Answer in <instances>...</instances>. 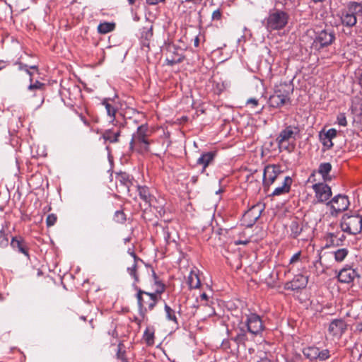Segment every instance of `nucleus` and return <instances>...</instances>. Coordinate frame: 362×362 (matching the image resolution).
Wrapping results in <instances>:
<instances>
[{
	"label": "nucleus",
	"instance_id": "f257e3e1",
	"mask_svg": "<svg viewBox=\"0 0 362 362\" xmlns=\"http://www.w3.org/2000/svg\"><path fill=\"white\" fill-rule=\"evenodd\" d=\"M150 135V130L147 124H141L138 127L136 132L132 134L129 142L130 151H136L141 154L148 152L151 144Z\"/></svg>",
	"mask_w": 362,
	"mask_h": 362
},
{
	"label": "nucleus",
	"instance_id": "f03ea898",
	"mask_svg": "<svg viewBox=\"0 0 362 362\" xmlns=\"http://www.w3.org/2000/svg\"><path fill=\"white\" fill-rule=\"evenodd\" d=\"M289 21V14L283 10L273 8L269 11L268 16L264 21L266 30L272 33L284 29Z\"/></svg>",
	"mask_w": 362,
	"mask_h": 362
},
{
	"label": "nucleus",
	"instance_id": "7ed1b4c3",
	"mask_svg": "<svg viewBox=\"0 0 362 362\" xmlns=\"http://www.w3.org/2000/svg\"><path fill=\"white\" fill-rule=\"evenodd\" d=\"M133 287L136 291V298L141 315H144L148 311L152 310L157 304L160 296L156 293H148L141 290L140 288L133 284Z\"/></svg>",
	"mask_w": 362,
	"mask_h": 362
},
{
	"label": "nucleus",
	"instance_id": "20e7f679",
	"mask_svg": "<svg viewBox=\"0 0 362 362\" xmlns=\"http://www.w3.org/2000/svg\"><path fill=\"white\" fill-rule=\"evenodd\" d=\"M291 92L292 89L290 85L281 83L276 86L274 94L269 97V105L272 107L279 108L285 105L290 104Z\"/></svg>",
	"mask_w": 362,
	"mask_h": 362
},
{
	"label": "nucleus",
	"instance_id": "39448f33",
	"mask_svg": "<svg viewBox=\"0 0 362 362\" xmlns=\"http://www.w3.org/2000/svg\"><path fill=\"white\" fill-rule=\"evenodd\" d=\"M341 230L351 235L358 234L362 230V217L358 214H344L341 220Z\"/></svg>",
	"mask_w": 362,
	"mask_h": 362
},
{
	"label": "nucleus",
	"instance_id": "423d86ee",
	"mask_svg": "<svg viewBox=\"0 0 362 362\" xmlns=\"http://www.w3.org/2000/svg\"><path fill=\"white\" fill-rule=\"evenodd\" d=\"M298 132V128L294 126L290 125L284 129L276 139L279 148L289 152L291 151L293 149V146L290 145L289 141L291 139L295 140V137Z\"/></svg>",
	"mask_w": 362,
	"mask_h": 362
},
{
	"label": "nucleus",
	"instance_id": "0eeeda50",
	"mask_svg": "<svg viewBox=\"0 0 362 362\" xmlns=\"http://www.w3.org/2000/svg\"><path fill=\"white\" fill-rule=\"evenodd\" d=\"M285 177L280 166L268 165L264 169L263 185L264 187H269L276 181L279 182L282 180Z\"/></svg>",
	"mask_w": 362,
	"mask_h": 362
},
{
	"label": "nucleus",
	"instance_id": "6e6552de",
	"mask_svg": "<svg viewBox=\"0 0 362 362\" xmlns=\"http://www.w3.org/2000/svg\"><path fill=\"white\" fill-rule=\"evenodd\" d=\"M334 40V33L332 31L324 30L316 35L312 45L315 49L320 50L332 45Z\"/></svg>",
	"mask_w": 362,
	"mask_h": 362
},
{
	"label": "nucleus",
	"instance_id": "1a4fd4ad",
	"mask_svg": "<svg viewBox=\"0 0 362 362\" xmlns=\"http://www.w3.org/2000/svg\"><path fill=\"white\" fill-rule=\"evenodd\" d=\"M327 205L330 207L332 215L337 216L339 213L348 209L349 201L346 196L338 194L328 202Z\"/></svg>",
	"mask_w": 362,
	"mask_h": 362
},
{
	"label": "nucleus",
	"instance_id": "9d476101",
	"mask_svg": "<svg viewBox=\"0 0 362 362\" xmlns=\"http://www.w3.org/2000/svg\"><path fill=\"white\" fill-rule=\"evenodd\" d=\"M325 182L315 183L312 186L315 197L319 203L328 202L332 194L331 187Z\"/></svg>",
	"mask_w": 362,
	"mask_h": 362
},
{
	"label": "nucleus",
	"instance_id": "9b49d317",
	"mask_svg": "<svg viewBox=\"0 0 362 362\" xmlns=\"http://www.w3.org/2000/svg\"><path fill=\"white\" fill-rule=\"evenodd\" d=\"M245 324L247 327V331L253 334L261 333L264 328L261 317L255 313L246 315Z\"/></svg>",
	"mask_w": 362,
	"mask_h": 362
},
{
	"label": "nucleus",
	"instance_id": "f8f14e48",
	"mask_svg": "<svg viewBox=\"0 0 362 362\" xmlns=\"http://www.w3.org/2000/svg\"><path fill=\"white\" fill-rule=\"evenodd\" d=\"M347 329V324L342 319H334L329 325L328 333L333 338L339 339Z\"/></svg>",
	"mask_w": 362,
	"mask_h": 362
},
{
	"label": "nucleus",
	"instance_id": "ddd939ff",
	"mask_svg": "<svg viewBox=\"0 0 362 362\" xmlns=\"http://www.w3.org/2000/svg\"><path fill=\"white\" fill-rule=\"evenodd\" d=\"M340 20L344 26L349 28L354 27L357 23V17L354 15L353 11H351L350 6L348 4L346 8L341 11Z\"/></svg>",
	"mask_w": 362,
	"mask_h": 362
},
{
	"label": "nucleus",
	"instance_id": "4468645a",
	"mask_svg": "<svg viewBox=\"0 0 362 362\" xmlns=\"http://www.w3.org/2000/svg\"><path fill=\"white\" fill-rule=\"evenodd\" d=\"M308 281V278L303 273L296 274L292 281L286 284V288L292 291L303 288L306 286Z\"/></svg>",
	"mask_w": 362,
	"mask_h": 362
},
{
	"label": "nucleus",
	"instance_id": "2eb2a0df",
	"mask_svg": "<svg viewBox=\"0 0 362 362\" xmlns=\"http://www.w3.org/2000/svg\"><path fill=\"white\" fill-rule=\"evenodd\" d=\"M216 155L215 152L209 151L202 153L200 157L197 159V165L202 166V173H204L206 168L214 162Z\"/></svg>",
	"mask_w": 362,
	"mask_h": 362
},
{
	"label": "nucleus",
	"instance_id": "dca6fc26",
	"mask_svg": "<svg viewBox=\"0 0 362 362\" xmlns=\"http://www.w3.org/2000/svg\"><path fill=\"white\" fill-rule=\"evenodd\" d=\"M292 182L293 180L290 176L285 177L284 179L279 181L281 185L276 187L272 194L273 196H279L288 193L290 191Z\"/></svg>",
	"mask_w": 362,
	"mask_h": 362
},
{
	"label": "nucleus",
	"instance_id": "f3484780",
	"mask_svg": "<svg viewBox=\"0 0 362 362\" xmlns=\"http://www.w3.org/2000/svg\"><path fill=\"white\" fill-rule=\"evenodd\" d=\"M129 254L133 257V263L131 266L127 267V272L134 279V283L135 285L139 282V277L137 274L138 262H142L141 259L138 258L134 252H129Z\"/></svg>",
	"mask_w": 362,
	"mask_h": 362
},
{
	"label": "nucleus",
	"instance_id": "a211bd4d",
	"mask_svg": "<svg viewBox=\"0 0 362 362\" xmlns=\"http://www.w3.org/2000/svg\"><path fill=\"white\" fill-rule=\"evenodd\" d=\"M356 276V272L351 268L341 269L339 274L338 279L341 282L349 283L352 281Z\"/></svg>",
	"mask_w": 362,
	"mask_h": 362
},
{
	"label": "nucleus",
	"instance_id": "6ab92c4d",
	"mask_svg": "<svg viewBox=\"0 0 362 362\" xmlns=\"http://www.w3.org/2000/svg\"><path fill=\"white\" fill-rule=\"evenodd\" d=\"M121 134V131L119 129L117 132H114L112 129L105 130L102 135V138L105 142H110L111 144L119 142V139Z\"/></svg>",
	"mask_w": 362,
	"mask_h": 362
},
{
	"label": "nucleus",
	"instance_id": "aec40b11",
	"mask_svg": "<svg viewBox=\"0 0 362 362\" xmlns=\"http://www.w3.org/2000/svg\"><path fill=\"white\" fill-rule=\"evenodd\" d=\"M332 168V165L329 163H322L320 164L317 172L322 175L324 182L330 181L332 180V176L329 175Z\"/></svg>",
	"mask_w": 362,
	"mask_h": 362
},
{
	"label": "nucleus",
	"instance_id": "412c9836",
	"mask_svg": "<svg viewBox=\"0 0 362 362\" xmlns=\"http://www.w3.org/2000/svg\"><path fill=\"white\" fill-rule=\"evenodd\" d=\"M137 191L140 198L145 202V204L150 206L153 197L151 194L149 189L146 186H138Z\"/></svg>",
	"mask_w": 362,
	"mask_h": 362
},
{
	"label": "nucleus",
	"instance_id": "4be33fe9",
	"mask_svg": "<svg viewBox=\"0 0 362 362\" xmlns=\"http://www.w3.org/2000/svg\"><path fill=\"white\" fill-rule=\"evenodd\" d=\"M187 284L189 288H198L201 285L198 270H192L187 277Z\"/></svg>",
	"mask_w": 362,
	"mask_h": 362
},
{
	"label": "nucleus",
	"instance_id": "5701e85b",
	"mask_svg": "<svg viewBox=\"0 0 362 362\" xmlns=\"http://www.w3.org/2000/svg\"><path fill=\"white\" fill-rule=\"evenodd\" d=\"M152 277L153 281L154 293H156L158 296L163 293L165 290V286L156 275V272L152 270Z\"/></svg>",
	"mask_w": 362,
	"mask_h": 362
},
{
	"label": "nucleus",
	"instance_id": "b1692460",
	"mask_svg": "<svg viewBox=\"0 0 362 362\" xmlns=\"http://www.w3.org/2000/svg\"><path fill=\"white\" fill-rule=\"evenodd\" d=\"M102 105L105 106L107 111V114L110 118V122L112 123V124H115L114 122L115 121V114L117 112V109L109 103V99L107 98L103 100V101L102 102Z\"/></svg>",
	"mask_w": 362,
	"mask_h": 362
},
{
	"label": "nucleus",
	"instance_id": "393cba45",
	"mask_svg": "<svg viewBox=\"0 0 362 362\" xmlns=\"http://www.w3.org/2000/svg\"><path fill=\"white\" fill-rule=\"evenodd\" d=\"M11 245L13 248L18 249V250L20 252L24 254L26 256H28V250H27L26 247L25 246V245L23 242V240L18 239L16 238H13Z\"/></svg>",
	"mask_w": 362,
	"mask_h": 362
},
{
	"label": "nucleus",
	"instance_id": "a878e982",
	"mask_svg": "<svg viewBox=\"0 0 362 362\" xmlns=\"http://www.w3.org/2000/svg\"><path fill=\"white\" fill-rule=\"evenodd\" d=\"M115 28V23L113 22H103L100 23L98 26V32L100 34L105 35L112 32Z\"/></svg>",
	"mask_w": 362,
	"mask_h": 362
},
{
	"label": "nucleus",
	"instance_id": "bb28decb",
	"mask_svg": "<svg viewBox=\"0 0 362 362\" xmlns=\"http://www.w3.org/2000/svg\"><path fill=\"white\" fill-rule=\"evenodd\" d=\"M301 251H298V252L295 253L290 259L288 264L289 272H295L296 267L297 264H301Z\"/></svg>",
	"mask_w": 362,
	"mask_h": 362
},
{
	"label": "nucleus",
	"instance_id": "cd10ccee",
	"mask_svg": "<svg viewBox=\"0 0 362 362\" xmlns=\"http://www.w3.org/2000/svg\"><path fill=\"white\" fill-rule=\"evenodd\" d=\"M155 329L153 327H148L144 333L143 339L148 346L154 344Z\"/></svg>",
	"mask_w": 362,
	"mask_h": 362
},
{
	"label": "nucleus",
	"instance_id": "c85d7f7f",
	"mask_svg": "<svg viewBox=\"0 0 362 362\" xmlns=\"http://www.w3.org/2000/svg\"><path fill=\"white\" fill-rule=\"evenodd\" d=\"M304 356L310 359L315 360L317 359L318 348L315 346H309L305 348L303 351Z\"/></svg>",
	"mask_w": 362,
	"mask_h": 362
},
{
	"label": "nucleus",
	"instance_id": "c756f323",
	"mask_svg": "<svg viewBox=\"0 0 362 362\" xmlns=\"http://www.w3.org/2000/svg\"><path fill=\"white\" fill-rule=\"evenodd\" d=\"M348 4L351 11H353L356 17H362V3L350 1Z\"/></svg>",
	"mask_w": 362,
	"mask_h": 362
},
{
	"label": "nucleus",
	"instance_id": "7c9ffc66",
	"mask_svg": "<svg viewBox=\"0 0 362 362\" xmlns=\"http://www.w3.org/2000/svg\"><path fill=\"white\" fill-rule=\"evenodd\" d=\"M262 207L261 204L253 206L247 213L246 215L250 217H252L255 220H257L261 214Z\"/></svg>",
	"mask_w": 362,
	"mask_h": 362
},
{
	"label": "nucleus",
	"instance_id": "2f4dec72",
	"mask_svg": "<svg viewBox=\"0 0 362 362\" xmlns=\"http://www.w3.org/2000/svg\"><path fill=\"white\" fill-rule=\"evenodd\" d=\"M291 235L296 238L302 231V226L296 221H293L290 225Z\"/></svg>",
	"mask_w": 362,
	"mask_h": 362
},
{
	"label": "nucleus",
	"instance_id": "473e14b6",
	"mask_svg": "<svg viewBox=\"0 0 362 362\" xmlns=\"http://www.w3.org/2000/svg\"><path fill=\"white\" fill-rule=\"evenodd\" d=\"M165 311L166 317L168 320L173 322L175 325H178L175 312L167 304L165 305Z\"/></svg>",
	"mask_w": 362,
	"mask_h": 362
},
{
	"label": "nucleus",
	"instance_id": "72a5a7b5",
	"mask_svg": "<svg viewBox=\"0 0 362 362\" xmlns=\"http://www.w3.org/2000/svg\"><path fill=\"white\" fill-rule=\"evenodd\" d=\"M349 251L346 248L338 249L334 252V259L337 262H342L347 256Z\"/></svg>",
	"mask_w": 362,
	"mask_h": 362
},
{
	"label": "nucleus",
	"instance_id": "f704fd0d",
	"mask_svg": "<svg viewBox=\"0 0 362 362\" xmlns=\"http://www.w3.org/2000/svg\"><path fill=\"white\" fill-rule=\"evenodd\" d=\"M320 139L322 145L327 148L329 149L333 146L332 139L326 136L323 132L320 133Z\"/></svg>",
	"mask_w": 362,
	"mask_h": 362
},
{
	"label": "nucleus",
	"instance_id": "c9c22d12",
	"mask_svg": "<svg viewBox=\"0 0 362 362\" xmlns=\"http://www.w3.org/2000/svg\"><path fill=\"white\" fill-rule=\"evenodd\" d=\"M45 87V84L36 81L35 83L30 84L28 86V90L33 91V90H42Z\"/></svg>",
	"mask_w": 362,
	"mask_h": 362
},
{
	"label": "nucleus",
	"instance_id": "e433bc0d",
	"mask_svg": "<svg viewBox=\"0 0 362 362\" xmlns=\"http://www.w3.org/2000/svg\"><path fill=\"white\" fill-rule=\"evenodd\" d=\"M329 358V351L328 349L320 350L318 349L317 359L325 361Z\"/></svg>",
	"mask_w": 362,
	"mask_h": 362
},
{
	"label": "nucleus",
	"instance_id": "4c0bfd02",
	"mask_svg": "<svg viewBox=\"0 0 362 362\" xmlns=\"http://www.w3.org/2000/svg\"><path fill=\"white\" fill-rule=\"evenodd\" d=\"M57 217L55 214H49L46 218V224L47 227L53 226L57 222Z\"/></svg>",
	"mask_w": 362,
	"mask_h": 362
},
{
	"label": "nucleus",
	"instance_id": "58836bf2",
	"mask_svg": "<svg viewBox=\"0 0 362 362\" xmlns=\"http://www.w3.org/2000/svg\"><path fill=\"white\" fill-rule=\"evenodd\" d=\"M115 219L117 222L122 223L126 220L125 214L121 211H117L115 214Z\"/></svg>",
	"mask_w": 362,
	"mask_h": 362
},
{
	"label": "nucleus",
	"instance_id": "ea45409f",
	"mask_svg": "<svg viewBox=\"0 0 362 362\" xmlns=\"http://www.w3.org/2000/svg\"><path fill=\"white\" fill-rule=\"evenodd\" d=\"M199 302H200V305L206 306V307L209 306V297L205 293H203L200 295Z\"/></svg>",
	"mask_w": 362,
	"mask_h": 362
},
{
	"label": "nucleus",
	"instance_id": "a19ab883",
	"mask_svg": "<svg viewBox=\"0 0 362 362\" xmlns=\"http://www.w3.org/2000/svg\"><path fill=\"white\" fill-rule=\"evenodd\" d=\"M183 60V57L182 56H178L177 57H175V58H172V59H169V58H167L166 61H167V64H169V65H174L175 64H177V63H180L181 62H182Z\"/></svg>",
	"mask_w": 362,
	"mask_h": 362
},
{
	"label": "nucleus",
	"instance_id": "79ce46f5",
	"mask_svg": "<svg viewBox=\"0 0 362 362\" xmlns=\"http://www.w3.org/2000/svg\"><path fill=\"white\" fill-rule=\"evenodd\" d=\"M337 122L340 126L345 127L347 124L346 118L344 114L341 113L337 116Z\"/></svg>",
	"mask_w": 362,
	"mask_h": 362
},
{
	"label": "nucleus",
	"instance_id": "37998d69",
	"mask_svg": "<svg viewBox=\"0 0 362 362\" xmlns=\"http://www.w3.org/2000/svg\"><path fill=\"white\" fill-rule=\"evenodd\" d=\"M8 240L2 230L0 231V247H4L8 245Z\"/></svg>",
	"mask_w": 362,
	"mask_h": 362
},
{
	"label": "nucleus",
	"instance_id": "c03bdc74",
	"mask_svg": "<svg viewBox=\"0 0 362 362\" xmlns=\"http://www.w3.org/2000/svg\"><path fill=\"white\" fill-rule=\"evenodd\" d=\"M119 179L122 184L125 185L127 187H129V184L130 183V181L129 180L128 176L126 174H121L119 176Z\"/></svg>",
	"mask_w": 362,
	"mask_h": 362
},
{
	"label": "nucleus",
	"instance_id": "a18cd8bd",
	"mask_svg": "<svg viewBox=\"0 0 362 362\" xmlns=\"http://www.w3.org/2000/svg\"><path fill=\"white\" fill-rule=\"evenodd\" d=\"M322 132L326 135V136L330 138L331 139H333L337 136V130L335 129H329L328 131Z\"/></svg>",
	"mask_w": 362,
	"mask_h": 362
},
{
	"label": "nucleus",
	"instance_id": "49530a36",
	"mask_svg": "<svg viewBox=\"0 0 362 362\" xmlns=\"http://www.w3.org/2000/svg\"><path fill=\"white\" fill-rule=\"evenodd\" d=\"M247 105H250L252 108L255 107L258 105V100L255 98H250L246 102Z\"/></svg>",
	"mask_w": 362,
	"mask_h": 362
},
{
	"label": "nucleus",
	"instance_id": "de8ad7c7",
	"mask_svg": "<svg viewBox=\"0 0 362 362\" xmlns=\"http://www.w3.org/2000/svg\"><path fill=\"white\" fill-rule=\"evenodd\" d=\"M221 18V11L220 9L215 10L212 13V20L218 21Z\"/></svg>",
	"mask_w": 362,
	"mask_h": 362
},
{
	"label": "nucleus",
	"instance_id": "09e8293b",
	"mask_svg": "<svg viewBox=\"0 0 362 362\" xmlns=\"http://www.w3.org/2000/svg\"><path fill=\"white\" fill-rule=\"evenodd\" d=\"M305 271V267L304 266V264H303V262L301 261V264H297V266L296 267L295 272H298L299 274H300V273H303Z\"/></svg>",
	"mask_w": 362,
	"mask_h": 362
},
{
	"label": "nucleus",
	"instance_id": "8fccbe9b",
	"mask_svg": "<svg viewBox=\"0 0 362 362\" xmlns=\"http://www.w3.org/2000/svg\"><path fill=\"white\" fill-rule=\"evenodd\" d=\"M148 5H156L160 2H164L165 0H146Z\"/></svg>",
	"mask_w": 362,
	"mask_h": 362
},
{
	"label": "nucleus",
	"instance_id": "3c124183",
	"mask_svg": "<svg viewBox=\"0 0 362 362\" xmlns=\"http://www.w3.org/2000/svg\"><path fill=\"white\" fill-rule=\"evenodd\" d=\"M20 68H21V69H22V70H25V72H26L28 74H29L30 76H32V73L29 71L28 65H26V64L21 65ZM32 80H33V79H32V77H30V81H32Z\"/></svg>",
	"mask_w": 362,
	"mask_h": 362
},
{
	"label": "nucleus",
	"instance_id": "603ef678",
	"mask_svg": "<svg viewBox=\"0 0 362 362\" xmlns=\"http://www.w3.org/2000/svg\"><path fill=\"white\" fill-rule=\"evenodd\" d=\"M186 2L192 3L194 5H199L202 2V0H185Z\"/></svg>",
	"mask_w": 362,
	"mask_h": 362
},
{
	"label": "nucleus",
	"instance_id": "864d4df0",
	"mask_svg": "<svg viewBox=\"0 0 362 362\" xmlns=\"http://www.w3.org/2000/svg\"><path fill=\"white\" fill-rule=\"evenodd\" d=\"M356 331H358L359 332H362V322L357 324V325L356 327Z\"/></svg>",
	"mask_w": 362,
	"mask_h": 362
},
{
	"label": "nucleus",
	"instance_id": "5fc2aeb1",
	"mask_svg": "<svg viewBox=\"0 0 362 362\" xmlns=\"http://www.w3.org/2000/svg\"><path fill=\"white\" fill-rule=\"evenodd\" d=\"M249 243L248 240H244V241H235V244L236 245H240V244H243V245H246Z\"/></svg>",
	"mask_w": 362,
	"mask_h": 362
},
{
	"label": "nucleus",
	"instance_id": "6e6d98bb",
	"mask_svg": "<svg viewBox=\"0 0 362 362\" xmlns=\"http://www.w3.org/2000/svg\"><path fill=\"white\" fill-rule=\"evenodd\" d=\"M315 172H313V173L311 174V175L310 176V177H309V181H310V182H314V181H315V180L314 179V177H315Z\"/></svg>",
	"mask_w": 362,
	"mask_h": 362
},
{
	"label": "nucleus",
	"instance_id": "4d7b16f0",
	"mask_svg": "<svg viewBox=\"0 0 362 362\" xmlns=\"http://www.w3.org/2000/svg\"><path fill=\"white\" fill-rule=\"evenodd\" d=\"M199 37H196L195 39H194V46L195 47H198L199 46Z\"/></svg>",
	"mask_w": 362,
	"mask_h": 362
},
{
	"label": "nucleus",
	"instance_id": "13d9d810",
	"mask_svg": "<svg viewBox=\"0 0 362 362\" xmlns=\"http://www.w3.org/2000/svg\"><path fill=\"white\" fill-rule=\"evenodd\" d=\"M358 83L362 86V71L358 76Z\"/></svg>",
	"mask_w": 362,
	"mask_h": 362
},
{
	"label": "nucleus",
	"instance_id": "bf43d9fd",
	"mask_svg": "<svg viewBox=\"0 0 362 362\" xmlns=\"http://www.w3.org/2000/svg\"><path fill=\"white\" fill-rule=\"evenodd\" d=\"M44 102V98L41 96L40 103L37 105V107H40Z\"/></svg>",
	"mask_w": 362,
	"mask_h": 362
},
{
	"label": "nucleus",
	"instance_id": "052dcab7",
	"mask_svg": "<svg viewBox=\"0 0 362 362\" xmlns=\"http://www.w3.org/2000/svg\"><path fill=\"white\" fill-rule=\"evenodd\" d=\"M257 362H271V361L267 358H262L259 361H257Z\"/></svg>",
	"mask_w": 362,
	"mask_h": 362
},
{
	"label": "nucleus",
	"instance_id": "680f3d73",
	"mask_svg": "<svg viewBox=\"0 0 362 362\" xmlns=\"http://www.w3.org/2000/svg\"><path fill=\"white\" fill-rule=\"evenodd\" d=\"M127 1H128L129 4L133 5V4H135L136 0H127Z\"/></svg>",
	"mask_w": 362,
	"mask_h": 362
},
{
	"label": "nucleus",
	"instance_id": "e2e57ef3",
	"mask_svg": "<svg viewBox=\"0 0 362 362\" xmlns=\"http://www.w3.org/2000/svg\"><path fill=\"white\" fill-rule=\"evenodd\" d=\"M315 3H317V2H322L324 1L325 0H313Z\"/></svg>",
	"mask_w": 362,
	"mask_h": 362
},
{
	"label": "nucleus",
	"instance_id": "0e129e2a",
	"mask_svg": "<svg viewBox=\"0 0 362 362\" xmlns=\"http://www.w3.org/2000/svg\"><path fill=\"white\" fill-rule=\"evenodd\" d=\"M30 69H37V66H30Z\"/></svg>",
	"mask_w": 362,
	"mask_h": 362
},
{
	"label": "nucleus",
	"instance_id": "69168bd1",
	"mask_svg": "<svg viewBox=\"0 0 362 362\" xmlns=\"http://www.w3.org/2000/svg\"><path fill=\"white\" fill-rule=\"evenodd\" d=\"M84 124H86V125H88V123L86 121H84Z\"/></svg>",
	"mask_w": 362,
	"mask_h": 362
},
{
	"label": "nucleus",
	"instance_id": "338daca9",
	"mask_svg": "<svg viewBox=\"0 0 362 362\" xmlns=\"http://www.w3.org/2000/svg\"><path fill=\"white\" fill-rule=\"evenodd\" d=\"M214 313V311L212 310L211 313H209V315H211V314Z\"/></svg>",
	"mask_w": 362,
	"mask_h": 362
}]
</instances>
